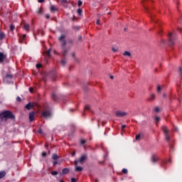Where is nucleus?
<instances>
[{"label": "nucleus", "instance_id": "nucleus-47", "mask_svg": "<svg viewBox=\"0 0 182 182\" xmlns=\"http://www.w3.org/2000/svg\"><path fill=\"white\" fill-rule=\"evenodd\" d=\"M124 129H126V124H124V125L122 126V130H123Z\"/></svg>", "mask_w": 182, "mask_h": 182}, {"label": "nucleus", "instance_id": "nucleus-56", "mask_svg": "<svg viewBox=\"0 0 182 182\" xmlns=\"http://www.w3.org/2000/svg\"><path fill=\"white\" fill-rule=\"evenodd\" d=\"M110 79H114V77H113V75H110Z\"/></svg>", "mask_w": 182, "mask_h": 182}, {"label": "nucleus", "instance_id": "nucleus-64", "mask_svg": "<svg viewBox=\"0 0 182 182\" xmlns=\"http://www.w3.org/2000/svg\"><path fill=\"white\" fill-rule=\"evenodd\" d=\"M169 163H171V160L169 159Z\"/></svg>", "mask_w": 182, "mask_h": 182}, {"label": "nucleus", "instance_id": "nucleus-10", "mask_svg": "<svg viewBox=\"0 0 182 182\" xmlns=\"http://www.w3.org/2000/svg\"><path fill=\"white\" fill-rule=\"evenodd\" d=\"M66 45H68V47H66V48L68 49V52L70 49V46H72L73 45V40L72 38H70L68 40V42H66Z\"/></svg>", "mask_w": 182, "mask_h": 182}, {"label": "nucleus", "instance_id": "nucleus-39", "mask_svg": "<svg viewBox=\"0 0 182 182\" xmlns=\"http://www.w3.org/2000/svg\"><path fill=\"white\" fill-rule=\"evenodd\" d=\"M112 50H113L114 52H117V50H119V49L115 48L114 47H112Z\"/></svg>", "mask_w": 182, "mask_h": 182}, {"label": "nucleus", "instance_id": "nucleus-8", "mask_svg": "<svg viewBox=\"0 0 182 182\" xmlns=\"http://www.w3.org/2000/svg\"><path fill=\"white\" fill-rule=\"evenodd\" d=\"M168 38H169V46H173V45H174V38H173L172 33H169Z\"/></svg>", "mask_w": 182, "mask_h": 182}, {"label": "nucleus", "instance_id": "nucleus-16", "mask_svg": "<svg viewBox=\"0 0 182 182\" xmlns=\"http://www.w3.org/2000/svg\"><path fill=\"white\" fill-rule=\"evenodd\" d=\"M61 4L64 8H68V0H61Z\"/></svg>", "mask_w": 182, "mask_h": 182}, {"label": "nucleus", "instance_id": "nucleus-37", "mask_svg": "<svg viewBox=\"0 0 182 182\" xmlns=\"http://www.w3.org/2000/svg\"><path fill=\"white\" fill-rule=\"evenodd\" d=\"M82 4H83V2L81 0H78L77 6H82Z\"/></svg>", "mask_w": 182, "mask_h": 182}, {"label": "nucleus", "instance_id": "nucleus-36", "mask_svg": "<svg viewBox=\"0 0 182 182\" xmlns=\"http://www.w3.org/2000/svg\"><path fill=\"white\" fill-rule=\"evenodd\" d=\"M154 112H156V113H159V112H160V108H159L158 107H155Z\"/></svg>", "mask_w": 182, "mask_h": 182}, {"label": "nucleus", "instance_id": "nucleus-35", "mask_svg": "<svg viewBox=\"0 0 182 182\" xmlns=\"http://www.w3.org/2000/svg\"><path fill=\"white\" fill-rule=\"evenodd\" d=\"M42 13H43L42 9H39L37 11V14H38V15L42 14Z\"/></svg>", "mask_w": 182, "mask_h": 182}, {"label": "nucleus", "instance_id": "nucleus-5", "mask_svg": "<svg viewBox=\"0 0 182 182\" xmlns=\"http://www.w3.org/2000/svg\"><path fill=\"white\" fill-rule=\"evenodd\" d=\"M42 116L44 119H48V117H52V112L49 110H46L43 112Z\"/></svg>", "mask_w": 182, "mask_h": 182}, {"label": "nucleus", "instance_id": "nucleus-19", "mask_svg": "<svg viewBox=\"0 0 182 182\" xmlns=\"http://www.w3.org/2000/svg\"><path fill=\"white\" fill-rule=\"evenodd\" d=\"M23 28L26 31H27V32H29V24L24 23Z\"/></svg>", "mask_w": 182, "mask_h": 182}, {"label": "nucleus", "instance_id": "nucleus-21", "mask_svg": "<svg viewBox=\"0 0 182 182\" xmlns=\"http://www.w3.org/2000/svg\"><path fill=\"white\" fill-rule=\"evenodd\" d=\"M141 139V134H139L136 135L135 140H136V141H140Z\"/></svg>", "mask_w": 182, "mask_h": 182}, {"label": "nucleus", "instance_id": "nucleus-7", "mask_svg": "<svg viewBox=\"0 0 182 182\" xmlns=\"http://www.w3.org/2000/svg\"><path fill=\"white\" fill-rule=\"evenodd\" d=\"M87 160V156L86 155H82L80 156L79 160H77V161H78V163H80V164H85V161H86Z\"/></svg>", "mask_w": 182, "mask_h": 182}, {"label": "nucleus", "instance_id": "nucleus-59", "mask_svg": "<svg viewBox=\"0 0 182 182\" xmlns=\"http://www.w3.org/2000/svg\"><path fill=\"white\" fill-rule=\"evenodd\" d=\"M75 152H73V156H75Z\"/></svg>", "mask_w": 182, "mask_h": 182}, {"label": "nucleus", "instance_id": "nucleus-48", "mask_svg": "<svg viewBox=\"0 0 182 182\" xmlns=\"http://www.w3.org/2000/svg\"><path fill=\"white\" fill-rule=\"evenodd\" d=\"M71 182H76V178H73L71 179Z\"/></svg>", "mask_w": 182, "mask_h": 182}, {"label": "nucleus", "instance_id": "nucleus-3", "mask_svg": "<svg viewBox=\"0 0 182 182\" xmlns=\"http://www.w3.org/2000/svg\"><path fill=\"white\" fill-rule=\"evenodd\" d=\"M14 79V75L11 73H8L6 75V76L4 77V83H11V80Z\"/></svg>", "mask_w": 182, "mask_h": 182}, {"label": "nucleus", "instance_id": "nucleus-28", "mask_svg": "<svg viewBox=\"0 0 182 182\" xmlns=\"http://www.w3.org/2000/svg\"><path fill=\"white\" fill-rule=\"evenodd\" d=\"M52 52V50L50 48L47 52H46V55L48 58H50V53Z\"/></svg>", "mask_w": 182, "mask_h": 182}, {"label": "nucleus", "instance_id": "nucleus-61", "mask_svg": "<svg viewBox=\"0 0 182 182\" xmlns=\"http://www.w3.org/2000/svg\"><path fill=\"white\" fill-rule=\"evenodd\" d=\"M111 14H112L111 12H109V13H108V15H110Z\"/></svg>", "mask_w": 182, "mask_h": 182}, {"label": "nucleus", "instance_id": "nucleus-30", "mask_svg": "<svg viewBox=\"0 0 182 182\" xmlns=\"http://www.w3.org/2000/svg\"><path fill=\"white\" fill-rule=\"evenodd\" d=\"M84 110H89L90 112H91L92 110L90 109V105H87L85 107Z\"/></svg>", "mask_w": 182, "mask_h": 182}, {"label": "nucleus", "instance_id": "nucleus-20", "mask_svg": "<svg viewBox=\"0 0 182 182\" xmlns=\"http://www.w3.org/2000/svg\"><path fill=\"white\" fill-rule=\"evenodd\" d=\"M161 90H163V87L160 85H157L156 92L157 93H161Z\"/></svg>", "mask_w": 182, "mask_h": 182}, {"label": "nucleus", "instance_id": "nucleus-54", "mask_svg": "<svg viewBox=\"0 0 182 182\" xmlns=\"http://www.w3.org/2000/svg\"><path fill=\"white\" fill-rule=\"evenodd\" d=\"M25 38H26V34L23 35V39H25Z\"/></svg>", "mask_w": 182, "mask_h": 182}, {"label": "nucleus", "instance_id": "nucleus-58", "mask_svg": "<svg viewBox=\"0 0 182 182\" xmlns=\"http://www.w3.org/2000/svg\"><path fill=\"white\" fill-rule=\"evenodd\" d=\"M58 162V164H60V163H62V161H59Z\"/></svg>", "mask_w": 182, "mask_h": 182}, {"label": "nucleus", "instance_id": "nucleus-32", "mask_svg": "<svg viewBox=\"0 0 182 182\" xmlns=\"http://www.w3.org/2000/svg\"><path fill=\"white\" fill-rule=\"evenodd\" d=\"M178 73L179 75H182V68L181 67L178 68Z\"/></svg>", "mask_w": 182, "mask_h": 182}, {"label": "nucleus", "instance_id": "nucleus-6", "mask_svg": "<svg viewBox=\"0 0 182 182\" xmlns=\"http://www.w3.org/2000/svg\"><path fill=\"white\" fill-rule=\"evenodd\" d=\"M115 114L117 117H124V116H127V112L123 111H117Z\"/></svg>", "mask_w": 182, "mask_h": 182}, {"label": "nucleus", "instance_id": "nucleus-18", "mask_svg": "<svg viewBox=\"0 0 182 182\" xmlns=\"http://www.w3.org/2000/svg\"><path fill=\"white\" fill-rule=\"evenodd\" d=\"M58 159H60V156H58V154H53V155H52V159L53 160H58Z\"/></svg>", "mask_w": 182, "mask_h": 182}, {"label": "nucleus", "instance_id": "nucleus-33", "mask_svg": "<svg viewBox=\"0 0 182 182\" xmlns=\"http://www.w3.org/2000/svg\"><path fill=\"white\" fill-rule=\"evenodd\" d=\"M14 30H15V26H14L13 24H11V25L10 26V31H14Z\"/></svg>", "mask_w": 182, "mask_h": 182}, {"label": "nucleus", "instance_id": "nucleus-38", "mask_svg": "<svg viewBox=\"0 0 182 182\" xmlns=\"http://www.w3.org/2000/svg\"><path fill=\"white\" fill-rule=\"evenodd\" d=\"M122 173H124V174H127V173H128L127 169V168H123L122 169Z\"/></svg>", "mask_w": 182, "mask_h": 182}, {"label": "nucleus", "instance_id": "nucleus-23", "mask_svg": "<svg viewBox=\"0 0 182 182\" xmlns=\"http://www.w3.org/2000/svg\"><path fill=\"white\" fill-rule=\"evenodd\" d=\"M157 160H159L158 157H156V156H152V158H151L152 163H156L157 161Z\"/></svg>", "mask_w": 182, "mask_h": 182}, {"label": "nucleus", "instance_id": "nucleus-27", "mask_svg": "<svg viewBox=\"0 0 182 182\" xmlns=\"http://www.w3.org/2000/svg\"><path fill=\"white\" fill-rule=\"evenodd\" d=\"M51 97L53 100H58V96L55 94H52Z\"/></svg>", "mask_w": 182, "mask_h": 182}, {"label": "nucleus", "instance_id": "nucleus-12", "mask_svg": "<svg viewBox=\"0 0 182 182\" xmlns=\"http://www.w3.org/2000/svg\"><path fill=\"white\" fill-rule=\"evenodd\" d=\"M154 99H156V95L154 94H151L150 97L148 98V102H153V100H154Z\"/></svg>", "mask_w": 182, "mask_h": 182}, {"label": "nucleus", "instance_id": "nucleus-29", "mask_svg": "<svg viewBox=\"0 0 182 182\" xmlns=\"http://www.w3.org/2000/svg\"><path fill=\"white\" fill-rule=\"evenodd\" d=\"M72 58H74V60L77 61V58H76V54L75 53H71Z\"/></svg>", "mask_w": 182, "mask_h": 182}, {"label": "nucleus", "instance_id": "nucleus-2", "mask_svg": "<svg viewBox=\"0 0 182 182\" xmlns=\"http://www.w3.org/2000/svg\"><path fill=\"white\" fill-rule=\"evenodd\" d=\"M0 119L3 122H6L8 119H11V120H14L15 115L11 111H4L0 113Z\"/></svg>", "mask_w": 182, "mask_h": 182}, {"label": "nucleus", "instance_id": "nucleus-40", "mask_svg": "<svg viewBox=\"0 0 182 182\" xmlns=\"http://www.w3.org/2000/svg\"><path fill=\"white\" fill-rule=\"evenodd\" d=\"M16 100H17V102H21L22 101V100L21 99V97H17Z\"/></svg>", "mask_w": 182, "mask_h": 182}, {"label": "nucleus", "instance_id": "nucleus-43", "mask_svg": "<svg viewBox=\"0 0 182 182\" xmlns=\"http://www.w3.org/2000/svg\"><path fill=\"white\" fill-rule=\"evenodd\" d=\"M73 29H74L75 31H79V26H74V27H73Z\"/></svg>", "mask_w": 182, "mask_h": 182}, {"label": "nucleus", "instance_id": "nucleus-41", "mask_svg": "<svg viewBox=\"0 0 182 182\" xmlns=\"http://www.w3.org/2000/svg\"><path fill=\"white\" fill-rule=\"evenodd\" d=\"M59 164V162L58 161H53V166H54V167H55V166H56V164Z\"/></svg>", "mask_w": 182, "mask_h": 182}, {"label": "nucleus", "instance_id": "nucleus-57", "mask_svg": "<svg viewBox=\"0 0 182 182\" xmlns=\"http://www.w3.org/2000/svg\"><path fill=\"white\" fill-rule=\"evenodd\" d=\"M167 96L166 94H163V97H166Z\"/></svg>", "mask_w": 182, "mask_h": 182}, {"label": "nucleus", "instance_id": "nucleus-11", "mask_svg": "<svg viewBox=\"0 0 182 182\" xmlns=\"http://www.w3.org/2000/svg\"><path fill=\"white\" fill-rule=\"evenodd\" d=\"M29 120H30V122H33V120H35V112H34L29 113Z\"/></svg>", "mask_w": 182, "mask_h": 182}, {"label": "nucleus", "instance_id": "nucleus-53", "mask_svg": "<svg viewBox=\"0 0 182 182\" xmlns=\"http://www.w3.org/2000/svg\"><path fill=\"white\" fill-rule=\"evenodd\" d=\"M78 41H82V36H80L78 38Z\"/></svg>", "mask_w": 182, "mask_h": 182}, {"label": "nucleus", "instance_id": "nucleus-1", "mask_svg": "<svg viewBox=\"0 0 182 182\" xmlns=\"http://www.w3.org/2000/svg\"><path fill=\"white\" fill-rule=\"evenodd\" d=\"M65 38H66V35L61 34L59 38L58 41L61 42V56L63 59L60 61V63L62 66H65L66 63H68V58H66V56H68V53H69V50L66 48V40H65Z\"/></svg>", "mask_w": 182, "mask_h": 182}, {"label": "nucleus", "instance_id": "nucleus-14", "mask_svg": "<svg viewBox=\"0 0 182 182\" xmlns=\"http://www.w3.org/2000/svg\"><path fill=\"white\" fill-rule=\"evenodd\" d=\"M6 58V55L4 54V53H0V62H4Z\"/></svg>", "mask_w": 182, "mask_h": 182}, {"label": "nucleus", "instance_id": "nucleus-15", "mask_svg": "<svg viewBox=\"0 0 182 182\" xmlns=\"http://www.w3.org/2000/svg\"><path fill=\"white\" fill-rule=\"evenodd\" d=\"M160 120H161V119L159 116H155L154 117V123H156V124H157L159 123V122H160Z\"/></svg>", "mask_w": 182, "mask_h": 182}, {"label": "nucleus", "instance_id": "nucleus-26", "mask_svg": "<svg viewBox=\"0 0 182 182\" xmlns=\"http://www.w3.org/2000/svg\"><path fill=\"white\" fill-rule=\"evenodd\" d=\"M58 9H56V7H55V6L52 5L50 6V11L51 12H55V11H57Z\"/></svg>", "mask_w": 182, "mask_h": 182}, {"label": "nucleus", "instance_id": "nucleus-13", "mask_svg": "<svg viewBox=\"0 0 182 182\" xmlns=\"http://www.w3.org/2000/svg\"><path fill=\"white\" fill-rule=\"evenodd\" d=\"M33 106H35V105H33V103L29 102L28 104H27L26 105V109H27V110H31V107H33Z\"/></svg>", "mask_w": 182, "mask_h": 182}, {"label": "nucleus", "instance_id": "nucleus-4", "mask_svg": "<svg viewBox=\"0 0 182 182\" xmlns=\"http://www.w3.org/2000/svg\"><path fill=\"white\" fill-rule=\"evenodd\" d=\"M162 130L164 133L166 140L168 141L170 140V135H168V129H167V127H163Z\"/></svg>", "mask_w": 182, "mask_h": 182}, {"label": "nucleus", "instance_id": "nucleus-52", "mask_svg": "<svg viewBox=\"0 0 182 182\" xmlns=\"http://www.w3.org/2000/svg\"><path fill=\"white\" fill-rule=\"evenodd\" d=\"M38 133H40V134H42V129H38Z\"/></svg>", "mask_w": 182, "mask_h": 182}, {"label": "nucleus", "instance_id": "nucleus-45", "mask_svg": "<svg viewBox=\"0 0 182 182\" xmlns=\"http://www.w3.org/2000/svg\"><path fill=\"white\" fill-rule=\"evenodd\" d=\"M85 143H86L85 139L81 140V144H85Z\"/></svg>", "mask_w": 182, "mask_h": 182}, {"label": "nucleus", "instance_id": "nucleus-24", "mask_svg": "<svg viewBox=\"0 0 182 182\" xmlns=\"http://www.w3.org/2000/svg\"><path fill=\"white\" fill-rule=\"evenodd\" d=\"M5 38V33L0 31V41H2Z\"/></svg>", "mask_w": 182, "mask_h": 182}, {"label": "nucleus", "instance_id": "nucleus-44", "mask_svg": "<svg viewBox=\"0 0 182 182\" xmlns=\"http://www.w3.org/2000/svg\"><path fill=\"white\" fill-rule=\"evenodd\" d=\"M36 68H37V69H39V68H42V65L41 64H37Z\"/></svg>", "mask_w": 182, "mask_h": 182}, {"label": "nucleus", "instance_id": "nucleus-63", "mask_svg": "<svg viewBox=\"0 0 182 182\" xmlns=\"http://www.w3.org/2000/svg\"><path fill=\"white\" fill-rule=\"evenodd\" d=\"M124 31H127V28H124Z\"/></svg>", "mask_w": 182, "mask_h": 182}, {"label": "nucleus", "instance_id": "nucleus-22", "mask_svg": "<svg viewBox=\"0 0 182 182\" xmlns=\"http://www.w3.org/2000/svg\"><path fill=\"white\" fill-rule=\"evenodd\" d=\"M5 176H6V171H0V178H4Z\"/></svg>", "mask_w": 182, "mask_h": 182}, {"label": "nucleus", "instance_id": "nucleus-51", "mask_svg": "<svg viewBox=\"0 0 182 182\" xmlns=\"http://www.w3.org/2000/svg\"><path fill=\"white\" fill-rule=\"evenodd\" d=\"M50 16H49V14H46V18L47 19H49Z\"/></svg>", "mask_w": 182, "mask_h": 182}, {"label": "nucleus", "instance_id": "nucleus-50", "mask_svg": "<svg viewBox=\"0 0 182 182\" xmlns=\"http://www.w3.org/2000/svg\"><path fill=\"white\" fill-rule=\"evenodd\" d=\"M42 156H43V157H45L46 156V152H43Z\"/></svg>", "mask_w": 182, "mask_h": 182}, {"label": "nucleus", "instance_id": "nucleus-31", "mask_svg": "<svg viewBox=\"0 0 182 182\" xmlns=\"http://www.w3.org/2000/svg\"><path fill=\"white\" fill-rule=\"evenodd\" d=\"M82 9H78L77 10V13L78 14V15H82Z\"/></svg>", "mask_w": 182, "mask_h": 182}, {"label": "nucleus", "instance_id": "nucleus-17", "mask_svg": "<svg viewBox=\"0 0 182 182\" xmlns=\"http://www.w3.org/2000/svg\"><path fill=\"white\" fill-rule=\"evenodd\" d=\"M123 56H127L128 58H130V56H132V53L129 51H124L123 53Z\"/></svg>", "mask_w": 182, "mask_h": 182}, {"label": "nucleus", "instance_id": "nucleus-60", "mask_svg": "<svg viewBox=\"0 0 182 182\" xmlns=\"http://www.w3.org/2000/svg\"><path fill=\"white\" fill-rule=\"evenodd\" d=\"M83 116H85V112H82Z\"/></svg>", "mask_w": 182, "mask_h": 182}, {"label": "nucleus", "instance_id": "nucleus-55", "mask_svg": "<svg viewBox=\"0 0 182 182\" xmlns=\"http://www.w3.org/2000/svg\"><path fill=\"white\" fill-rule=\"evenodd\" d=\"M178 31H180V32H181L182 29L180 28H178Z\"/></svg>", "mask_w": 182, "mask_h": 182}, {"label": "nucleus", "instance_id": "nucleus-34", "mask_svg": "<svg viewBox=\"0 0 182 182\" xmlns=\"http://www.w3.org/2000/svg\"><path fill=\"white\" fill-rule=\"evenodd\" d=\"M52 176H58V171H53L51 172Z\"/></svg>", "mask_w": 182, "mask_h": 182}, {"label": "nucleus", "instance_id": "nucleus-42", "mask_svg": "<svg viewBox=\"0 0 182 182\" xmlns=\"http://www.w3.org/2000/svg\"><path fill=\"white\" fill-rule=\"evenodd\" d=\"M97 25H101L100 24V18H98L96 22Z\"/></svg>", "mask_w": 182, "mask_h": 182}, {"label": "nucleus", "instance_id": "nucleus-9", "mask_svg": "<svg viewBox=\"0 0 182 182\" xmlns=\"http://www.w3.org/2000/svg\"><path fill=\"white\" fill-rule=\"evenodd\" d=\"M74 163H75V171H82L83 168L77 166V164H79V161H75Z\"/></svg>", "mask_w": 182, "mask_h": 182}, {"label": "nucleus", "instance_id": "nucleus-62", "mask_svg": "<svg viewBox=\"0 0 182 182\" xmlns=\"http://www.w3.org/2000/svg\"><path fill=\"white\" fill-rule=\"evenodd\" d=\"M48 146H49V145L47 144V145H46V147H48Z\"/></svg>", "mask_w": 182, "mask_h": 182}, {"label": "nucleus", "instance_id": "nucleus-25", "mask_svg": "<svg viewBox=\"0 0 182 182\" xmlns=\"http://www.w3.org/2000/svg\"><path fill=\"white\" fill-rule=\"evenodd\" d=\"M69 173V168H65L63 169V174H68Z\"/></svg>", "mask_w": 182, "mask_h": 182}, {"label": "nucleus", "instance_id": "nucleus-46", "mask_svg": "<svg viewBox=\"0 0 182 182\" xmlns=\"http://www.w3.org/2000/svg\"><path fill=\"white\" fill-rule=\"evenodd\" d=\"M29 92H30L31 93H32V92H33V87H30V88H29Z\"/></svg>", "mask_w": 182, "mask_h": 182}, {"label": "nucleus", "instance_id": "nucleus-49", "mask_svg": "<svg viewBox=\"0 0 182 182\" xmlns=\"http://www.w3.org/2000/svg\"><path fill=\"white\" fill-rule=\"evenodd\" d=\"M38 1L40 4H42L43 2H45V0H38Z\"/></svg>", "mask_w": 182, "mask_h": 182}]
</instances>
